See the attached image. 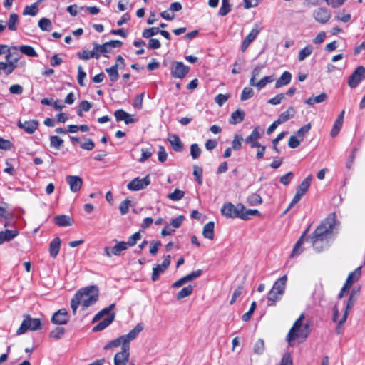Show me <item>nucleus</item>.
<instances>
[{
    "mask_svg": "<svg viewBox=\"0 0 365 365\" xmlns=\"http://www.w3.org/2000/svg\"><path fill=\"white\" fill-rule=\"evenodd\" d=\"M17 51H19L22 54H24L29 57L38 56V53H36L35 49L31 46L23 45L17 46Z\"/></svg>",
    "mask_w": 365,
    "mask_h": 365,
    "instance_id": "nucleus-33",
    "label": "nucleus"
},
{
    "mask_svg": "<svg viewBox=\"0 0 365 365\" xmlns=\"http://www.w3.org/2000/svg\"><path fill=\"white\" fill-rule=\"evenodd\" d=\"M243 140V138L242 135H235L234 139L232 142V147H230L232 150H238L242 147V142Z\"/></svg>",
    "mask_w": 365,
    "mask_h": 365,
    "instance_id": "nucleus-54",
    "label": "nucleus"
},
{
    "mask_svg": "<svg viewBox=\"0 0 365 365\" xmlns=\"http://www.w3.org/2000/svg\"><path fill=\"white\" fill-rule=\"evenodd\" d=\"M150 184L149 175H146L143 178H135L128 182L127 187L130 191H138L145 189Z\"/></svg>",
    "mask_w": 365,
    "mask_h": 365,
    "instance_id": "nucleus-10",
    "label": "nucleus"
},
{
    "mask_svg": "<svg viewBox=\"0 0 365 365\" xmlns=\"http://www.w3.org/2000/svg\"><path fill=\"white\" fill-rule=\"evenodd\" d=\"M356 300H357V299L353 297V296L349 297V299L346 302L345 309L344 312V314L342 316V322L346 321L349 313L353 307L354 306Z\"/></svg>",
    "mask_w": 365,
    "mask_h": 365,
    "instance_id": "nucleus-30",
    "label": "nucleus"
},
{
    "mask_svg": "<svg viewBox=\"0 0 365 365\" xmlns=\"http://www.w3.org/2000/svg\"><path fill=\"white\" fill-rule=\"evenodd\" d=\"M245 118L244 111L238 109L233 112L229 120V123L232 125H236L241 123Z\"/></svg>",
    "mask_w": 365,
    "mask_h": 365,
    "instance_id": "nucleus-29",
    "label": "nucleus"
},
{
    "mask_svg": "<svg viewBox=\"0 0 365 365\" xmlns=\"http://www.w3.org/2000/svg\"><path fill=\"white\" fill-rule=\"evenodd\" d=\"M170 71L173 78L182 79L189 73L190 67L182 62L175 61L171 65Z\"/></svg>",
    "mask_w": 365,
    "mask_h": 365,
    "instance_id": "nucleus-7",
    "label": "nucleus"
},
{
    "mask_svg": "<svg viewBox=\"0 0 365 365\" xmlns=\"http://www.w3.org/2000/svg\"><path fill=\"white\" fill-rule=\"evenodd\" d=\"M263 68L264 66L262 65H258L252 70V77L250 79V85H254L256 78L260 75Z\"/></svg>",
    "mask_w": 365,
    "mask_h": 365,
    "instance_id": "nucleus-56",
    "label": "nucleus"
},
{
    "mask_svg": "<svg viewBox=\"0 0 365 365\" xmlns=\"http://www.w3.org/2000/svg\"><path fill=\"white\" fill-rule=\"evenodd\" d=\"M274 81V77L272 76H264L258 82H254V85H251L252 86L255 87L258 91L264 88L267 83H272Z\"/></svg>",
    "mask_w": 365,
    "mask_h": 365,
    "instance_id": "nucleus-38",
    "label": "nucleus"
},
{
    "mask_svg": "<svg viewBox=\"0 0 365 365\" xmlns=\"http://www.w3.org/2000/svg\"><path fill=\"white\" fill-rule=\"evenodd\" d=\"M168 140L175 152H182L183 150L184 145L178 135L175 134L169 135Z\"/></svg>",
    "mask_w": 365,
    "mask_h": 365,
    "instance_id": "nucleus-20",
    "label": "nucleus"
},
{
    "mask_svg": "<svg viewBox=\"0 0 365 365\" xmlns=\"http://www.w3.org/2000/svg\"><path fill=\"white\" fill-rule=\"evenodd\" d=\"M295 113H296L295 108L292 106H290L286 111L282 113L279 115L277 120L280 124L284 123L287 122V120H289L292 117H294Z\"/></svg>",
    "mask_w": 365,
    "mask_h": 365,
    "instance_id": "nucleus-25",
    "label": "nucleus"
},
{
    "mask_svg": "<svg viewBox=\"0 0 365 365\" xmlns=\"http://www.w3.org/2000/svg\"><path fill=\"white\" fill-rule=\"evenodd\" d=\"M98 299V289L96 286H88L78 290L71 302V307L73 314H76L79 305L86 309L94 304Z\"/></svg>",
    "mask_w": 365,
    "mask_h": 365,
    "instance_id": "nucleus-2",
    "label": "nucleus"
},
{
    "mask_svg": "<svg viewBox=\"0 0 365 365\" xmlns=\"http://www.w3.org/2000/svg\"><path fill=\"white\" fill-rule=\"evenodd\" d=\"M119 63H115L110 68H106V71L108 73L110 80L112 82H115L119 78V73L118 71Z\"/></svg>",
    "mask_w": 365,
    "mask_h": 365,
    "instance_id": "nucleus-37",
    "label": "nucleus"
},
{
    "mask_svg": "<svg viewBox=\"0 0 365 365\" xmlns=\"http://www.w3.org/2000/svg\"><path fill=\"white\" fill-rule=\"evenodd\" d=\"M86 72L83 70V68L81 66H78L77 80H78V83L80 86H85L84 79L86 78Z\"/></svg>",
    "mask_w": 365,
    "mask_h": 365,
    "instance_id": "nucleus-59",
    "label": "nucleus"
},
{
    "mask_svg": "<svg viewBox=\"0 0 365 365\" xmlns=\"http://www.w3.org/2000/svg\"><path fill=\"white\" fill-rule=\"evenodd\" d=\"M93 46L95 53L97 55L96 59H98L100 58L101 53H106L110 52L106 43L100 45L96 42H93Z\"/></svg>",
    "mask_w": 365,
    "mask_h": 365,
    "instance_id": "nucleus-36",
    "label": "nucleus"
},
{
    "mask_svg": "<svg viewBox=\"0 0 365 365\" xmlns=\"http://www.w3.org/2000/svg\"><path fill=\"white\" fill-rule=\"evenodd\" d=\"M214 229H215V223L212 221H210L205 224L203 227L202 230V235L205 238L208 240L214 239Z\"/></svg>",
    "mask_w": 365,
    "mask_h": 365,
    "instance_id": "nucleus-26",
    "label": "nucleus"
},
{
    "mask_svg": "<svg viewBox=\"0 0 365 365\" xmlns=\"http://www.w3.org/2000/svg\"><path fill=\"white\" fill-rule=\"evenodd\" d=\"M11 51H17V46L9 47L7 45L0 44V56L5 53L6 60L11 58Z\"/></svg>",
    "mask_w": 365,
    "mask_h": 365,
    "instance_id": "nucleus-46",
    "label": "nucleus"
},
{
    "mask_svg": "<svg viewBox=\"0 0 365 365\" xmlns=\"http://www.w3.org/2000/svg\"><path fill=\"white\" fill-rule=\"evenodd\" d=\"M201 149L197 143L192 144L190 146V155L193 159H197L201 154Z\"/></svg>",
    "mask_w": 365,
    "mask_h": 365,
    "instance_id": "nucleus-60",
    "label": "nucleus"
},
{
    "mask_svg": "<svg viewBox=\"0 0 365 365\" xmlns=\"http://www.w3.org/2000/svg\"><path fill=\"white\" fill-rule=\"evenodd\" d=\"M61 247V239L58 237L51 240L49 245V253L52 258H56Z\"/></svg>",
    "mask_w": 365,
    "mask_h": 365,
    "instance_id": "nucleus-23",
    "label": "nucleus"
},
{
    "mask_svg": "<svg viewBox=\"0 0 365 365\" xmlns=\"http://www.w3.org/2000/svg\"><path fill=\"white\" fill-rule=\"evenodd\" d=\"M314 19L319 23L326 24L331 18V13L325 8H318L313 11Z\"/></svg>",
    "mask_w": 365,
    "mask_h": 365,
    "instance_id": "nucleus-16",
    "label": "nucleus"
},
{
    "mask_svg": "<svg viewBox=\"0 0 365 365\" xmlns=\"http://www.w3.org/2000/svg\"><path fill=\"white\" fill-rule=\"evenodd\" d=\"M19 60L18 56H16L14 58H9V60H6L5 62H1L2 71L4 73L6 76H9L14 72V71L18 66L17 62Z\"/></svg>",
    "mask_w": 365,
    "mask_h": 365,
    "instance_id": "nucleus-18",
    "label": "nucleus"
},
{
    "mask_svg": "<svg viewBox=\"0 0 365 365\" xmlns=\"http://www.w3.org/2000/svg\"><path fill=\"white\" fill-rule=\"evenodd\" d=\"M41 329V321L38 318H31L29 315L24 316L21 326L16 331L17 335L25 334L28 330L36 331Z\"/></svg>",
    "mask_w": 365,
    "mask_h": 365,
    "instance_id": "nucleus-6",
    "label": "nucleus"
},
{
    "mask_svg": "<svg viewBox=\"0 0 365 365\" xmlns=\"http://www.w3.org/2000/svg\"><path fill=\"white\" fill-rule=\"evenodd\" d=\"M312 180V175H309V176H307L299 185V187L297 189L296 192L299 193L302 195H304L308 190V189L311 185Z\"/></svg>",
    "mask_w": 365,
    "mask_h": 365,
    "instance_id": "nucleus-28",
    "label": "nucleus"
},
{
    "mask_svg": "<svg viewBox=\"0 0 365 365\" xmlns=\"http://www.w3.org/2000/svg\"><path fill=\"white\" fill-rule=\"evenodd\" d=\"M264 132L259 127H256L253 129L252 133L245 139V143L249 144L251 148L261 147V143L257 141L262 136Z\"/></svg>",
    "mask_w": 365,
    "mask_h": 365,
    "instance_id": "nucleus-11",
    "label": "nucleus"
},
{
    "mask_svg": "<svg viewBox=\"0 0 365 365\" xmlns=\"http://www.w3.org/2000/svg\"><path fill=\"white\" fill-rule=\"evenodd\" d=\"M243 289V285H240L235 289L230 302V304H233L236 302L237 299L242 294Z\"/></svg>",
    "mask_w": 365,
    "mask_h": 365,
    "instance_id": "nucleus-61",
    "label": "nucleus"
},
{
    "mask_svg": "<svg viewBox=\"0 0 365 365\" xmlns=\"http://www.w3.org/2000/svg\"><path fill=\"white\" fill-rule=\"evenodd\" d=\"M19 24V16L15 13H12L9 15V20L6 23V26L8 29L12 31H16L17 25Z\"/></svg>",
    "mask_w": 365,
    "mask_h": 365,
    "instance_id": "nucleus-32",
    "label": "nucleus"
},
{
    "mask_svg": "<svg viewBox=\"0 0 365 365\" xmlns=\"http://www.w3.org/2000/svg\"><path fill=\"white\" fill-rule=\"evenodd\" d=\"M115 304H111L110 306L103 309L98 314H96L93 320L92 323H95L99 321L103 315L108 314V316L100 323L93 327V331H99L105 329L107 327H108L115 319V314H109L110 310L114 307Z\"/></svg>",
    "mask_w": 365,
    "mask_h": 365,
    "instance_id": "nucleus-4",
    "label": "nucleus"
},
{
    "mask_svg": "<svg viewBox=\"0 0 365 365\" xmlns=\"http://www.w3.org/2000/svg\"><path fill=\"white\" fill-rule=\"evenodd\" d=\"M170 264V256L167 255L161 264H158L156 267H153V273L151 276V279L153 282L157 281L160 274L164 273V272L169 267Z\"/></svg>",
    "mask_w": 365,
    "mask_h": 365,
    "instance_id": "nucleus-13",
    "label": "nucleus"
},
{
    "mask_svg": "<svg viewBox=\"0 0 365 365\" xmlns=\"http://www.w3.org/2000/svg\"><path fill=\"white\" fill-rule=\"evenodd\" d=\"M336 215L331 213L321 222L316 228L309 240L317 252H321L328 247L327 239L331 235L336 225Z\"/></svg>",
    "mask_w": 365,
    "mask_h": 365,
    "instance_id": "nucleus-1",
    "label": "nucleus"
},
{
    "mask_svg": "<svg viewBox=\"0 0 365 365\" xmlns=\"http://www.w3.org/2000/svg\"><path fill=\"white\" fill-rule=\"evenodd\" d=\"M130 205V200H125L120 202L119 210L121 215H124L128 212Z\"/></svg>",
    "mask_w": 365,
    "mask_h": 365,
    "instance_id": "nucleus-63",
    "label": "nucleus"
},
{
    "mask_svg": "<svg viewBox=\"0 0 365 365\" xmlns=\"http://www.w3.org/2000/svg\"><path fill=\"white\" fill-rule=\"evenodd\" d=\"M144 326L142 323H138L133 329H131L127 334L122 335L108 343L104 349L108 350L113 347H118L121 346V348L130 347V342L134 340L138 335L143 330Z\"/></svg>",
    "mask_w": 365,
    "mask_h": 365,
    "instance_id": "nucleus-3",
    "label": "nucleus"
},
{
    "mask_svg": "<svg viewBox=\"0 0 365 365\" xmlns=\"http://www.w3.org/2000/svg\"><path fill=\"white\" fill-rule=\"evenodd\" d=\"M365 79V68L364 66H359L349 77L348 85L351 88H354L364 80Z\"/></svg>",
    "mask_w": 365,
    "mask_h": 365,
    "instance_id": "nucleus-8",
    "label": "nucleus"
},
{
    "mask_svg": "<svg viewBox=\"0 0 365 365\" xmlns=\"http://www.w3.org/2000/svg\"><path fill=\"white\" fill-rule=\"evenodd\" d=\"M361 274V267H359L349 274L345 283L351 287L352 284L359 279Z\"/></svg>",
    "mask_w": 365,
    "mask_h": 365,
    "instance_id": "nucleus-31",
    "label": "nucleus"
},
{
    "mask_svg": "<svg viewBox=\"0 0 365 365\" xmlns=\"http://www.w3.org/2000/svg\"><path fill=\"white\" fill-rule=\"evenodd\" d=\"M311 129V124L308 123L304 126H302L300 129L298 130L297 132V136L301 139V140H303L304 136Z\"/></svg>",
    "mask_w": 365,
    "mask_h": 365,
    "instance_id": "nucleus-64",
    "label": "nucleus"
},
{
    "mask_svg": "<svg viewBox=\"0 0 365 365\" xmlns=\"http://www.w3.org/2000/svg\"><path fill=\"white\" fill-rule=\"evenodd\" d=\"M247 202L251 206H257L262 204V199L259 195L252 193L248 196Z\"/></svg>",
    "mask_w": 365,
    "mask_h": 365,
    "instance_id": "nucleus-44",
    "label": "nucleus"
},
{
    "mask_svg": "<svg viewBox=\"0 0 365 365\" xmlns=\"http://www.w3.org/2000/svg\"><path fill=\"white\" fill-rule=\"evenodd\" d=\"M256 302H252L251 305H250V309L248 312H247L246 313H245L242 317V319L245 322H247L250 320L251 316L252 315L254 311L256 309Z\"/></svg>",
    "mask_w": 365,
    "mask_h": 365,
    "instance_id": "nucleus-62",
    "label": "nucleus"
},
{
    "mask_svg": "<svg viewBox=\"0 0 365 365\" xmlns=\"http://www.w3.org/2000/svg\"><path fill=\"white\" fill-rule=\"evenodd\" d=\"M54 222L60 227L71 225V218L66 215H57L54 217Z\"/></svg>",
    "mask_w": 365,
    "mask_h": 365,
    "instance_id": "nucleus-35",
    "label": "nucleus"
},
{
    "mask_svg": "<svg viewBox=\"0 0 365 365\" xmlns=\"http://www.w3.org/2000/svg\"><path fill=\"white\" fill-rule=\"evenodd\" d=\"M65 334V329L63 327H56L53 330H52L49 336L51 338H53L56 340L60 339L63 337V336Z\"/></svg>",
    "mask_w": 365,
    "mask_h": 365,
    "instance_id": "nucleus-48",
    "label": "nucleus"
},
{
    "mask_svg": "<svg viewBox=\"0 0 365 365\" xmlns=\"http://www.w3.org/2000/svg\"><path fill=\"white\" fill-rule=\"evenodd\" d=\"M262 30V27L255 24L250 32L246 36L241 45V51L245 52L248 46L257 38V36Z\"/></svg>",
    "mask_w": 365,
    "mask_h": 365,
    "instance_id": "nucleus-9",
    "label": "nucleus"
},
{
    "mask_svg": "<svg viewBox=\"0 0 365 365\" xmlns=\"http://www.w3.org/2000/svg\"><path fill=\"white\" fill-rule=\"evenodd\" d=\"M63 143V140L57 135L50 137V145L57 150H59Z\"/></svg>",
    "mask_w": 365,
    "mask_h": 365,
    "instance_id": "nucleus-52",
    "label": "nucleus"
},
{
    "mask_svg": "<svg viewBox=\"0 0 365 365\" xmlns=\"http://www.w3.org/2000/svg\"><path fill=\"white\" fill-rule=\"evenodd\" d=\"M254 96V91L250 87H245L242 91L240 100L245 101Z\"/></svg>",
    "mask_w": 365,
    "mask_h": 365,
    "instance_id": "nucleus-55",
    "label": "nucleus"
},
{
    "mask_svg": "<svg viewBox=\"0 0 365 365\" xmlns=\"http://www.w3.org/2000/svg\"><path fill=\"white\" fill-rule=\"evenodd\" d=\"M264 341L262 339H259L254 344L253 351L255 354L261 355L264 351Z\"/></svg>",
    "mask_w": 365,
    "mask_h": 365,
    "instance_id": "nucleus-49",
    "label": "nucleus"
},
{
    "mask_svg": "<svg viewBox=\"0 0 365 365\" xmlns=\"http://www.w3.org/2000/svg\"><path fill=\"white\" fill-rule=\"evenodd\" d=\"M313 46L312 45H307L299 51L298 60L303 61L306 58L309 56L313 52Z\"/></svg>",
    "mask_w": 365,
    "mask_h": 365,
    "instance_id": "nucleus-40",
    "label": "nucleus"
},
{
    "mask_svg": "<svg viewBox=\"0 0 365 365\" xmlns=\"http://www.w3.org/2000/svg\"><path fill=\"white\" fill-rule=\"evenodd\" d=\"M304 318V314H301L299 318L295 321L292 327L290 329L287 336V340L291 344V342L296 339L297 336V332L299 331V329L302 326V321Z\"/></svg>",
    "mask_w": 365,
    "mask_h": 365,
    "instance_id": "nucleus-15",
    "label": "nucleus"
},
{
    "mask_svg": "<svg viewBox=\"0 0 365 365\" xmlns=\"http://www.w3.org/2000/svg\"><path fill=\"white\" fill-rule=\"evenodd\" d=\"M292 80V74L289 71H284L275 83V88H279L288 85Z\"/></svg>",
    "mask_w": 365,
    "mask_h": 365,
    "instance_id": "nucleus-24",
    "label": "nucleus"
},
{
    "mask_svg": "<svg viewBox=\"0 0 365 365\" xmlns=\"http://www.w3.org/2000/svg\"><path fill=\"white\" fill-rule=\"evenodd\" d=\"M287 282V275L279 278L273 284L272 288L277 293L284 294Z\"/></svg>",
    "mask_w": 365,
    "mask_h": 365,
    "instance_id": "nucleus-22",
    "label": "nucleus"
},
{
    "mask_svg": "<svg viewBox=\"0 0 365 365\" xmlns=\"http://www.w3.org/2000/svg\"><path fill=\"white\" fill-rule=\"evenodd\" d=\"M193 291V287L192 285H188L187 287H185L182 288L176 296V298L178 299H182L183 298H185L188 296H190Z\"/></svg>",
    "mask_w": 365,
    "mask_h": 365,
    "instance_id": "nucleus-51",
    "label": "nucleus"
},
{
    "mask_svg": "<svg viewBox=\"0 0 365 365\" xmlns=\"http://www.w3.org/2000/svg\"><path fill=\"white\" fill-rule=\"evenodd\" d=\"M77 56L81 60H89L92 58H96L97 57L94 48L91 51L87 50H83L81 51H79L78 52Z\"/></svg>",
    "mask_w": 365,
    "mask_h": 365,
    "instance_id": "nucleus-45",
    "label": "nucleus"
},
{
    "mask_svg": "<svg viewBox=\"0 0 365 365\" xmlns=\"http://www.w3.org/2000/svg\"><path fill=\"white\" fill-rule=\"evenodd\" d=\"M308 230H309V227L304 232L302 235L299 237V239L297 240V242L294 245V248L292 250V252L291 254L292 257L295 255H298L302 252L303 248L302 246L304 243V238L306 234L307 233Z\"/></svg>",
    "mask_w": 365,
    "mask_h": 365,
    "instance_id": "nucleus-27",
    "label": "nucleus"
},
{
    "mask_svg": "<svg viewBox=\"0 0 365 365\" xmlns=\"http://www.w3.org/2000/svg\"><path fill=\"white\" fill-rule=\"evenodd\" d=\"M327 98V95L325 93H322L315 97H310L307 98L304 103L308 105H314L315 103L324 102Z\"/></svg>",
    "mask_w": 365,
    "mask_h": 365,
    "instance_id": "nucleus-42",
    "label": "nucleus"
},
{
    "mask_svg": "<svg viewBox=\"0 0 365 365\" xmlns=\"http://www.w3.org/2000/svg\"><path fill=\"white\" fill-rule=\"evenodd\" d=\"M38 122L36 120H26L24 122L19 120L18 122V126L29 134L34 133L38 128Z\"/></svg>",
    "mask_w": 365,
    "mask_h": 365,
    "instance_id": "nucleus-19",
    "label": "nucleus"
},
{
    "mask_svg": "<svg viewBox=\"0 0 365 365\" xmlns=\"http://www.w3.org/2000/svg\"><path fill=\"white\" fill-rule=\"evenodd\" d=\"M66 181L69 185L70 190L73 192L79 191L83 185V180L78 175H67Z\"/></svg>",
    "mask_w": 365,
    "mask_h": 365,
    "instance_id": "nucleus-17",
    "label": "nucleus"
},
{
    "mask_svg": "<svg viewBox=\"0 0 365 365\" xmlns=\"http://www.w3.org/2000/svg\"><path fill=\"white\" fill-rule=\"evenodd\" d=\"M141 238V235L139 232H135L133 235H132L129 238L128 242H125V244H127V247L128 246L133 247L136 243L137 241L139 240Z\"/></svg>",
    "mask_w": 365,
    "mask_h": 365,
    "instance_id": "nucleus-57",
    "label": "nucleus"
},
{
    "mask_svg": "<svg viewBox=\"0 0 365 365\" xmlns=\"http://www.w3.org/2000/svg\"><path fill=\"white\" fill-rule=\"evenodd\" d=\"M158 34H159V29L158 27H151L144 29L142 33V36L145 38H150Z\"/></svg>",
    "mask_w": 365,
    "mask_h": 365,
    "instance_id": "nucleus-53",
    "label": "nucleus"
},
{
    "mask_svg": "<svg viewBox=\"0 0 365 365\" xmlns=\"http://www.w3.org/2000/svg\"><path fill=\"white\" fill-rule=\"evenodd\" d=\"M127 244L124 241H120L116 243L115 246L111 247L112 254L115 256L120 255L121 252L127 250Z\"/></svg>",
    "mask_w": 365,
    "mask_h": 365,
    "instance_id": "nucleus-43",
    "label": "nucleus"
},
{
    "mask_svg": "<svg viewBox=\"0 0 365 365\" xmlns=\"http://www.w3.org/2000/svg\"><path fill=\"white\" fill-rule=\"evenodd\" d=\"M230 0H222L221 6L218 11V15L220 16H225L232 10V5Z\"/></svg>",
    "mask_w": 365,
    "mask_h": 365,
    "instance_id": "nucleus-39",
    "label": "nucleus"
},
{
    "mask_svg": "<svg viewBox=\"0 0 365 365\" xmlns=\"http://www.w3.org/2000/svg\"><path fill=\"white\" fill-rule=\"evenodd\" d=\"M130 359V347L121 348L120 351L117 352L113 358L114 365H128Z\"/></svg>",
    "mask_w": 365,
    "mask_h": 365,
    "instance_id": "nucleus-12",
    "label": "nucleus"
},
{
    "mask_svg": "<svg viewBox=\"0 0 365 365\" xmlns=\"http://www.w3.org/2000/svg\"><path fill=\"white\" fill-rule=\"evenodd\" d=\"M38 12V5L37 2L33 3L29 6H25L23 11V15L36 16Z\"/></svg>",
    "mask_w": 365,
    "mask_h": 365,
    "instance_id": "nucleus-41",
    "label": "nucleus"
},
{
    "mask_svg": "<svg viewBox=\"0 0 365 365\" xmlns=\"http://www.w3.org/2000/svg\"><path fill=\"white\" fill-rule=\"evenodd\" d=\"M68 321L69 314L67 310L64 308L56 312L51 317V322L54 324L64 325L66 324Z\"/></svg>",
    "mask_w": 365,
    "mask_h": 365,
    "instance_id": "nucleus-14",
    "label": "nucleus"
},
{
    "mask_svg": "<svg viewBox=\"0 0 365 365\" xmlns=\"http://www.w3.org/2000/svg\"><path fill=\"white\" fill-rule=\"evenodd\" d=\"M38 26L42 31H50L52 29V23L50 19L43 17L39 20Z\"/></svg>",
    "mask_w": 365,
    "mask_h": 365,
    "instance_id": "nucleus-47",
    "label": "nucleus"
},
{
    "mask_svg": "<svg viewBox=\"0 0 365 365\" xmlns=\"http://www.w3.org/2000/svg\"><path fill=\"white\" fill-rule=\"evenodd\" d=\"M19 234L16 230H8L0 232V245L6 242H9L16 237Z\"/></svg>",
    "mask_w": 365,
    "mask_h": 365,
    "instance_id": "nucleus-21",
    "label": "nucleus"
},
{
    "mask_svg": "<svg viewBox=\"0 0 365 365\" xmlns=\"http://www.w3.org/2000/svg\"><path fill=\"white\" fill-rule=\"evenodd\" d=\"M185 192L175 189L174 192L168 195L167 197L172 201H178L184 197Z\"/></svg>",
    "mask_w": 365,
    "mask_h": 365,
    "instance_id": "nucleus-50",
    "label": "nucleus"
},
{
    "mask_svg": "<svg viewBox=\"0 0 365 365\" xmlns=\"http://www.w3.org/2000/svg\"><path fill=\"white\" fill-rule=\"evenodd\" d=\"M245 210V207L241 203L237 205L231 202L225 203L221 208V213L227 218H246L247 216H242V212Z\"/></svg>",
    "mask_w": 365,
    "mask_h": 365,
    "instance_id": "nucleus-5",
    "label": "nucleus"
},
{
    "mask_svg": "<svg viewBox=\"0 0 365 365\" xmlns=\"http://www.w3.org/2000/svg\"><path fill=\"white\" fill-rule=\"evenodd\" d=\"M230 98V94H222L219 93L215 97V102L219 106H222L223 104L228 100Z\"/></svg>",
    "mask_w": 365,
    "mask_h": 365,
    "instance_id": "nucleus-58",
    "label": "nucleus"
},
{
    "mask_svg": "<svg viewBox=\"0 0 365 365\" xmlns=\"http://www.w3.org/2000/svg\"><path fill=\"white\" fill-rule=\"evenodd\" d=\"M282 294H278L275 290L271 289L267 294V305L274 306L275 303L281 299Z\"/></svg>",
    "mask_w": 365,
    "mask_h": 365,
    "instance_id": "nucleus-34",
    "label": "nucleus"
}]
</instances>
